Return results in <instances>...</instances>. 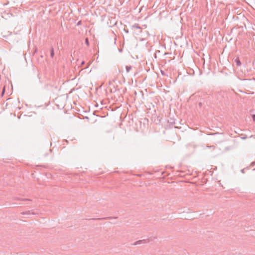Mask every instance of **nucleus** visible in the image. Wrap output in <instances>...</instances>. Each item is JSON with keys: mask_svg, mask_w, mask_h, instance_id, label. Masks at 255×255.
I'll return each instance as SVG.
<instances>
[{"mask_svg": "<svg viewBox=\"0 0 255 255\" xmlns=\"http://www.w3.org/2000/svg\"><path fill=\"white\" fill-rule=\"evenodd\" d=\"M149 242L148 239L142 240L137 241L132 244V245L136 246L141 244H146Z\"/></svg>", "mask_w": 255, "mask_h": 255, "instance_id": "nucleus-1", "label": "nucleus"}, {"mask_svg": "<svg viewBox=\"0 0 255 255\" xmlns=\"http://www.w3.org/2000/svg\"><path fill=\"white\" fill-rule=\"evenodd\" d=\"M126 71L127 73H128L130 70L131 69V66H127L126 67Z\"/></svg>", "mask_w": 255, "mask_h": 255, "instance_id": "nucleus-2", "label": "nucleus"}, {"mask_svg": "<svg viewBox=\"0 0 255 255\" xmlns=\"http://www.w3.org/2000/svg\"><path fill=\"white\" fill-rule=\"evenodd\" d=\"M54 49L53 48H51V51H50V56L52 58H53L54 56Z\"/></svg>", "mask_w": 255, "mask_h": 255, "instance_id": "nucleus-3", "label": "nucleus"}, {"mask_svg": "<svg viewBox=\"0 0 255 255\" xmlns=\"http://www.w3.org/2000/svg\"><path fill=\"white\" fill-rule=\"evenodd\" d=\"M132 27L134 28L138 29H141L140 27L137 24H135L132 25Z\"/></svg>", "mask_w": 255, "mask_h": 255, "instance_id": "nucleus-4", "label": "nucleus"}, {"mask_svg": "<svg viewBox=\"0 0 255 255\" xmlns=\"http://www.w3.org/2000/svg\"><path fill=\"white\" fill-rule=\"evenodd\" d=\"M235 61L238 66H240L241 65V62H240V61L239 59H236Z\"/></svg>", "mask_w": 255, "mask_h": 255, "instance_id": "nucleus-5", "label": "nucleus"}, {"mask_svg": "<svg viewBox=\"0 0 255 255\" xmlns=\"http://www.w3.org/2000/svg\"><path fill=\"white\" fill-rule=\"evenodd\" d=\"M85 43L86 44V45L87 46H89V43L88 39L87 38H86V39H85Z\"/></svg>", "mask_w": 255, "mask_h": 255, "instance_id": "nucleus-6", "label": "nucleus"}, {"mask_svg": "<svg viewBox=\"0 0 255 255\" xmlns=\"http://www.w3.org/2000/svg\"><path fill=\"white\" fill-rule=\"evenodd\" d=\"M253 120L254 122H255V115H253L252 116Z\"/></svg>", "mask_w": 255, "mask_h": 255, "instance_id": "nucleus-7", "label": "nucleus"}, {"mask_svg": "<svg viewBox=\"0 0 255 255\" xmlns=\"http://www.w3.org/2000/svg\"><path fill=\"white\" fill-rule=\"evenodd\" d=\"M4 88L3 89L2 94L4 93Z\"/></svg>", "mask_w": 255, "mask_h": 255, "instance_id": "nucleus-8", "label": "nucleus"}, {"mask_svg": "<svg viewBox=\"0 0 255 255\" xmlns=\"http://www.w3.org/2000/svg\"><path fill=\"white\" fill-rule=\"evenodd\" d=\"M211 147H213L214 149L215 148V147L214 146H212Z\"/></svg>", "mask_w": 255, "mask_h": 255, "instance_id": "nucleus-9", "label": "nucleus"}, {"mask_svg": "<svg viewBox=\"0 0 255 255\" xmlns=\"http://www.w3.org/2000/svg\"><path fill=\"white\" fill-rule=\"evenodd\" d=\"M23 200H27V199H23Z\"/></svg>", "mask_w": 255, "mask_h": 255, "instance_id": "nucleus-10", "label": "nucleus"}]
</instances>
